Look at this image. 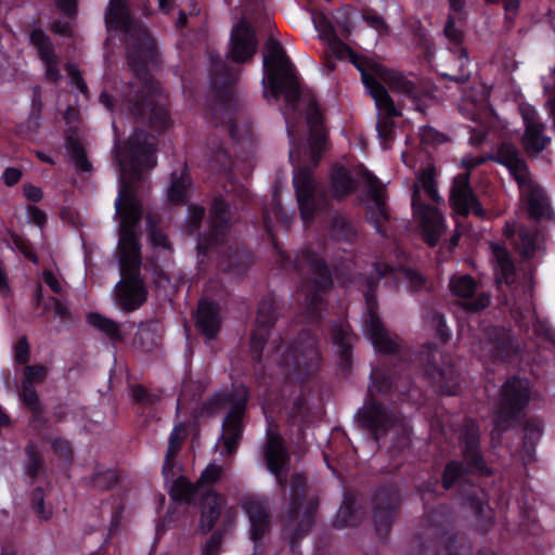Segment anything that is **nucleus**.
Listing matches in <instances>:
<instances>
[{
  "instance_id": "obj_1",
  "label": "nucleus",
  "mask_w": 555,
  "mask_h": 555,
  "mask_svg": "<svg viewBox=\"0 0 555 555\" xmlns=\"http://www.w3.org/2000/svg\"><path fill=\"white\" fill-rule=\"evenodd\" d=\"M116 159L121 170V188L115 202L120 217L118 256L122 280L116 286L117 304L125 310L138 309L146 299V289L138 276L141 266L140 245L135 227L143 208L129 183L142 169L156 165L155 139L143 131L137 132L127 149H116Z\"/></svg>"
},
{
  "instance_id": "obj_2",
  "label": "nucleus",
  "mask_w": 555,
  "mask_h": 555,
  "mask_svg": "<svg viewBox=\"0 0 555 555\" xmlns=\"http://www.w3.org/2000/svg\"><path fill=\"white\" fill-rule=\"evenodd\" d=\"M106 23L109 28L122 29L127 35V57L135 74V82L125 86L119 100H113L103 91L100 103L111 112L118 108L141 116L155 130L166 129L170 126L167 100L149 74L156 59L153 39L141 24L130 20L124 0L109 1Z\"/></svg>"
},
{
  "instance_id": "obj_3",
  "label": "nucleus",
  "mask_w": 555,
  "mask_h": 555,
  "mask_svg": "<svg viewBox=\"0 0 555 555\" xmlns=\"http://www.w3.org/2000/svg\"><path fill=\"white\" fill-rule=\"evenodd\" d=\"M249 396L248 388L243 384L232 385L230 389L210 396V413L214 410L228 409L220 435L212 448L214 453L219 456L210 461V555L219 553L221 543L232 532L237 516V509L234 506L227 507V499L212 487L232 465L243 440Z\"/></svg>"
},
{
  "instance_id": "obj_4",
  "label": "nucleus",
  "mask_w": 555,
  "mask_h": 555,
  "mask_svg": "<svg viewBox=\"0 0 555 555\" xmlns=\"http://www.w3.org/2000/svg\"><path fill=\"white\" fill-rule=\"evenodd\" d=\"M258 50V39L253 26L242 18L231 30L225 57L210 49V125L217 114L225 115L231 138L240 144H248L249 131L246 127L238 135V103L236 86L242 74V65L250 62Z\"/></svg>"
},
{
  "instance_id": "obj_5",
  "label": "nucleus",
  "mask_w": 555,
  "mask_h": 555,
  "mask_svg": "<svg viewBox=\"0 0 555 555\" xmlns=\"http://www.w3.org/2000/svg\"><path fill=\"white\" fill-rule=\"evenodd\" d=\"M263 224L275 250L276 262L281 269H292L301 275L300 291L304 294V318L307 324L320 326L323 311L327 307V295L334 288V276L325 258L311 246L297 251L293 257L282 249L276 241L269 212L263 214Z\"/></svg>"
},
{
  "instance_id": "obj_6",
  "label": "nucleus",
  "mask_w": 555,
  "mask_h": 555,
  "mask_svg": "<svg viewBox=\"0 0 555 555\" xmlns=\"http://www.w3.org/2000/svg\"><path fill=\"white\" fill-rule=\"evenodd\" d=\"M418 395L420 391L409 373L400 377L382 367H373L363 405L354 415L357 426L378 443L399 422L392 410L379 401L378 397L390 401H410L415 400Z\"/></svg>"
},
{
  "instance_id": "obj_7",
  "label": "nucleus",
  "mask_w": 555,
  "mask_h": 555,
  "mask_svg": "<svg viewBox=\"0 0 555 555\" xmlns=\"http://www.w3.org/2000/svg\"><path fill=\"white\" fill-rule=\"evenodd\" d=\"M438 479H428L420 487L422 501L424 502L423 531L415 535L418 555H425L434 550V555H470L472 542L462 532H453V515L447 504H438L428 511L426 506L427 495L436 494L439 485Z\"/></svg>"
},
{
  "instance_id": "obj_8",
  "label": "nucleus",
  "mask_w": 555,
  "mask_h": 555,
  "mask_svg": "<svg viewBox=\"0 0 555 555\" xmlns=\"http://www.w3.org/2000/svg\"><path fill=\"white\" fill-rule=\"evenodd\" d=\"M233 223L230 203L221 196L210 199V259L216 255L218 270L241 276L253 262V254L230 235Z\"/></svg>"
},
{
  "instance_id": "obj_9",
  "label": "nucleus",
  "mask_w": 555,
  "mask_h": 555,
  "mask_svg": "<svg viewBox=\"0 0 555 555\" xmlns=\"http://www.w3.org/2000/svg\"><path fill=\"white\" fill-rule=\"evenodd\" d=\"M288 375H295L299 383H307L321 370L323 357L320 349V337L312 328H302L295 340L288 345L280 337L273 341L269 356Z\"/></svg>"
},
{
  "instance_id": "obj_10",
  "label": "nucleus",
  "mask_w": 555,
  "mask_h": 555,
  "mask_svg": "<svg viewBox=\"0 0 555 555\" xmlns=\"http://www.w3.org/2000/svg\"><path fill=\"white\" fill-rule=\"evenodd\" d=\"M319 498L308 493L307 478L294 474L289 481V498L284 515L282 535L288 541L289 551L300 555V542L315 524Z\"/></svg>"
},
{
  "instance_id": "obj_11",
  "label": "nucleus",
  "mask_w": 555,
  "mask_h": 555,
  "mask_svg": "<svg viewBox=\"0 0 555 555\" xmlns=\"http://www.w3.org/2000/svg\"><path fill=\"white\" fill-rule=\"evenodd\" d=\"M423 378L440 396L455 397L462 391L463 377L452 357L437 344L427 343L417 356Z\"/></svg>"
},
{
  "instance_id": "obj_12",
  "label": "nucleus",
  "mask_w": 555,
  "mask_h": 555,
  "mask_svg": "<svg viewBox=\"0 0 555 555\" xmlns=\"http://www.w3.org/2000/svg\"><path fill=\"white\" fill-rule=\"evenodd\" d=\"M266 50L263 55L264 77L262 79L264 88H270L271 94L275 99L284 95L288 104L296 105L300 99L299 83L283 46L278 40L270 38L266 43Z\"/></svg>"
},
{
  "instance_id": "obj_13",
  "label": "nucleus",
  "mask_w": 555,
  "mask_h": 555,
  "mask_svg": "<svg viewBox=\"0 0 555 555\" xmlns=\"http://www.w3.org/2000/svg\"><path fill=\"white\" fill-rule=\"evenodd\" d=\"M470 475L478 476V472L469 466L467 461L450 460L443 467L441 486L446 491L455 489L463 505H466L478 519L490 522L492 511L488 505L487 493L470 480Z\"/></svg>"
},
{
  "instance_id": "obj_14",
  "label": "nucleus",
  "mask_w": 555,
  "mask_h": 555,
  "mask_svg": "<svg viewBox=\"0 0 555 555\" xmlns=\"http://www.w3.org/2000/svg\"><path fill=\"white\" fill-rule=\"evenodd\" d=\"M326 133L324 129L309 130L308 145L312 166H295L293 184L298 203L300 218L305 223L313 221L317 211L315 182L312 170L315 168L325 150Z\"/></svg>"
},
{
  "instance_id": "obj_15",
  "label": "nucleus",
  "mask_w": 555,
  "mask_h": 555,
  "mask_svg": "<svg viewBox=\"0 0 555 555\" xmlns=\"http://www.w3.org/2000/svg\"><path fill=\"white\" fill-rule=\"evenodd\" d=\"M488 156H465L462 158V167L466 172L456 175L453 178L450 190V204L454 211L462 217H468L470 214L478 218L486 217V210L476 196L470 185V171L487 162Z\"/></svg>"
},
{
  "instance_id": "obj_16",
  "label": "nucleus",
  "mask_w": 555,
  "mask_h": 555,
  "mask_svg": "<svg viewBox=\"0 0 555 555\" xmlns=\"http://www.w3.org/2000/svg\"><path fill=\"white\" fill-rule=\"evenodd\" d=\"M531 382L526 377L512 376L502 385L500 408L494 417V429L505 431L531 400Z\"/></svg>"
},
{
  "instance_id": "obj_17",
  "label": "nucleus",
  "mask_w": 555,
  "mask_h": 555,
  "mask_svg": "<svg viewBox=\"0 0 555 555\" xmlns=\"http://www.w3.org/2000/svg\"><path fill=\"white\" fill-rule=\"evenodd\" d=\"M223 128L228 134V141L221 142L217 146L210 145V176L212 172H217L218 175H222L224 179L232 183V186H235L233 183L234 180V158H241L243 160L248 159L250 154V147L253 143V131L250 124H243L242 126L238 124V135H243L246 127L249 131V141L248 144H240L235 142L229 132L228 125L229 120L225 115H222Z\"/></svg>"
},
{
  "instance_id": "obj_18",
  "label": "nucleus",
  "mask_w": 555,
  "mask_h": 555,
  "mask_svg": "<svg viewBox=\"0 0 555 555\" xmlns=\"http://www.w3.org/2000/svg\"><path fill=\"white\" fill-rule=\"evenodd\" d=\"M377 285V279H367L366 291L364 292L366 307L364 326L366 334L377 352L383 354H396L399 351V346L389 336L382 319L378 315Z\"/></svg>"
},
{
  "instance_id": "obj_19",
  "label": "nucleus",
  "mask_w": 555,
  "mask_h": 555,
  "mask_svg": "<svg viewBox=\"0 0 555 555\" xmlns=\"http://www.w3.org/2000/svg\"><path fill=\"white\" fill-rule=\"evenodd\" d=\"M456 437L462 459L478 472V476H492L493 469L487 463L481 448V431L478 422L466 416L456 430Z\"/></svg>"
},
{
  "instance_id": "obj_20",
  "label": "nucleus",
  "mask_w": 555,
  "mask_h": 555,
  "mask_svg": "<svg viewBox=\"0 0 555 555\" xmlns=\"http://www.w3.org/2000/svg\"><path fill=\"white\" fill-rule=\"evenodd\" d=\"M373 522L380 540H386L401 505L400 489L395 483L379 486L372 498Z\"/></svg>"
},
{
  "instance_id": "obj_21",
  "label": "nucleus",
  "mask_w": 555,
  "mask_h": 555,
  "mask_svg": "<svg viewBox=\"0 0 555 555\" xmlns=\"http://www.w3.org/2000/svg\"><path fill=\"white\" fill-rule=\"evenodd\" d=\"M278 320V307L274 294L268 293L260 299L255 326L250 334V356L256 365L261 364L263 348Z\"/></svg>"
},
{
  "instance_id": "obj_22",
  "label": "nucleus",
  "mask_w": 555,
  "mask_h": 555,
  "mask_svg": "<svg viewBox=\"0 0 555 555\" xmlns=\"http://www.w3.org/2000/svg\"><path fill=\"white\" fill-rule=\"evenodd\" d=\"M328 337L335 350L337 370L346 378L353 367V348L359 337L348 321L343 319L331 321Z\"/></svg>"
},
{
  "instance_id": "obj_23",
  "label": "nucleus",
  "mask_w": 555,
  "mask_h": 555,
  "mask_svg": "<svg viewBox=\"0 0 555 555\" xmlns=\"http://www.w3.org/2000/svg\"><path fill=\"white\" fill-rule=\"evenodd\" d=\"M168 491L172 500L184 502L201 511L199 529L203 533H206L204 521L208 500V467L203 469L201 477L195 483L190 482L185 477H179L172 481Z\"/></svg>"
},
{
  "instance_id": "obj_24",
  "label": "nucleus",
  "mask_w": 555,
  "mask_h": 555,
  "mask_svg": "<svg viewBox=\"0 0 555 555\" xmlns=\"http://www.w3.org/2000/svg\"><path fill=\"white\" fill-rule=\"evenodd\" d=\"M411 206L413 215L420 219V228L424 242L429 247H435L446 230L442 212L438 208L424 203L417 189L412 193Z\"/></svg>"
},
{
  "instance_id": "obj_25",
  "label": "nucleus",
  "mask_w": 555,
  "mask_h": 555,
  "mask_svg": "<svg viewBox=\"0 0 555 555\" xmlns=\"http://www.w3.org/2000/svg\"><path fill=\"white\" fill-rule=\"evenodd\" d=\"M486 348L493 362H507L519 352L518 340L512 330L490 325L483 330Z\"/></svg>"
},
{
  "instance_id": "obj_26",
  "label": "nucleus",
  "mask_w": 555,
  "mask_h": 555,
  "mask_svg": "<svg viewBox=\"0 0 555 555\" xmlns=\"http://www.w3.org/2000/svg\"><path fill=\"white\" fill-rule=\"evenodd\" d=\"M363 179L369 186L372 205L365 207V218L375 231L387 237V224L390 222V211L386 203V196L382 192L380 182L376 176L369 170L363 173Z\"/></svg>"
},
{
  "instance_id": "obj_27",
  "label": "nucleus",
  "mask_w": 555,
  "mask_h": 555,
  "mask_svg": "<svg viewBox=\"0 0 555 555\" xmlns=\"http://www.w3.org/2000/svg\"><path fill=\"white\" fill-rule=\"evenodd\" d=\"M443 33L452 43L450 52L453 55L456 72L453 74L443 73L442 77L456 83H465L470 78L468 69L469 57L467 50L463 47V33L455 27V20L452 15L448 16Z\"/></svg>"
},
{
  "instance_id": "obj_28",
  "label": "nucleus",
  "mask_w": 555,
  "mask_h": 555,
  "mask_svg": "<svg viewBox=\"0 0 555 555\" xmlns=\"http://www.w3.org/2000/svg\"><path fill=\"white\" fill-rule=\"evenodd\" d=\"M263 457L268 470L275 477L276 483L285 492L287 478L283 472L288 465L289 456L284 439L279 433H268Z\"/></svg>"
},
{
  "instance_id": "obj_29",
  "label": "nucleus",
  "mask_w": 555,
  "mask_h": 555,
  "mask_svg": "<svg viewBox=\"0 0 555 555\" xmlns=\"http://www.w3.org/2000/svg\"><path fill=\"white\" fill-rule=\"evenodd\" d=\"M525 131L521 138V144L529 155H539L551 143V138L546 135L545 125L539 118L533 107H526L521 111Z\"/></svg>"
},
{
  "instance_id": "obj_30",
  "label": "nucleus",
  "mask_w": 555,
  "mask_h": 555,
  "mask_svg": "<svg viewBox=\"0 0 555 555\" xmlns=\"http://www.w3.org/2000/svg\"><path fill=\"white\" fill-rule=\"evenodd\" d=\"M244 509L250 522V539L255 543V552L262 544L261 541L270 529L271 518L267 502L249 500L245 502Z\"/></svg>"
},
{
  "instance_id": "obj_31",
  "label": "nucleus",
  "mask_w": 555,
  "mask_h": 555,
  "mask_svg": "<svg viewBox=\"0 0 555 555\" xmlns=\"http://www.w3.org/2000/svg\"><path fill=\"white\" fill-rule=\"evenodd\" d=\"M380 76L392 91H398L403 95H406L412 100L415 109L421 113H425L426 106L424 101L427 96L423 95L422 89L413 80H410L400 72L390 69L384 70Z\"/></svg>"
},
{
  "instance_id": "obj_32",
  "label": "nucleus",
  "mask_w": 555,
  "mask_h": 555,
  "mask_svg": "<svg viewBox=\"0 0 555 555\" xmlns=\"http://www.w3.org/2000/svg\"><path fill=\"white\" fill-rule=\"evenodd\" d=\"M494 163L505 166L514 178L521 183L528 173V166L517 147L511 142L501 143L495 153L488 156Z\"/></svg>"
},
{
  "instance_id": "obj_33",
  "label": "nucleus",
  "mask_w": 555,
  "mask_h": 555,
  "mask_svg": "<svg viewBox=\"0 0 555 555\" xmlns=\"http://www.w3.org/2000/svg\"><path fill=\"white\" fill-rule=\"evenodd\" d=\"M30 40L37 48L40 60L46 65V79L57 82L62 77L59 69L60 60L54 53L48 36L42 30L36 29L31 33Z\"/></svg>"
},
{
  "instance_id": "obj_34",
  "label": "nucleus",
  "mask_w": 555,
  "mask_h": 555,
  "mask_svg": "<svg viewBox=\"0 0 555 555\" xmlns=\"http://www.w3.org/2000/svg\"><path fill=\"white\" fill-rule=\"evenodd\" d=\"M358 188L357 180L350 170L341 164H335L330 172V191L335 199H343L352 194Z\"/></svg>"
},
{
  "instance_id": "obj_35",
  "label": "nucleus",
  "mask_w": 555,
  "mask_h": 555,
  "mask_svg": "<svg viewBox=\"0 0 555 555\" xmlns=\"http://www.w3.org/2000/svg\"><path fill=\"white\" fill-rule=\"evenodd\" d=\"M525 202L531 219L539 221L550 217V204L541 188L530 185L525 195Z\"/></svg>"
},
{
  "instance_id": "obj_36",
  "label": "nucleus",
  "mask_w": 555,
  "mask_h": 555,
  "mask_svg": "<svg viewBox=\"0 0 555 555\" xmlns=\"http://www.w3.org/2000/svg\"><path fill=\"white\" fill-rule=\"evenodd\" d=\"M362 520V513L356 507V499L345 493L344 501L336 514L334 526L336 528L354 527Z\"/></svg>"
},
{
  "instance_id": "obj_37",
  "label": "nucleus",
  "mask_w": 555,
  "mask_h": 555,
  "mask_svg": "<svg viewBox=\"0 0 555 555\" xmlns=\"http://www.w3.org/2000/svg\"><path fill=\"white\" fill-rule=\"evenodd\" d=\"M382 116H400L385 86L376 79L365 87Z\"/></svg>"
},
{
  "instance_id": "obj_38",
  "label": "nucleus",
  "mask_w": 555,
  "mask_h": 555,
  "mask_svg": "<svg viewBox=\"0 0 555 555\" xmlns=\"http://www.w3.org/2000/svg\"><path fill=\"white\" fill-rule=\"evenodd\" d=\"M190 178L181 172H173L167 189V201L172 205H181L186 202L190 194Z\"/></svg>"
},
{
  "instance_id": "obj_39",
  "label": "nucleus",
  "mask_w": 555,
  "mask_h": 555,
  "mask_svg": "<svg viewBox=\"0 0 555 555\" xmlns=\"http://www.w3.org/2000/svg\"><path fill=\"white\" fill-rule=\"evenodd\" d=\"M184 440V428L183 426L177 425L172 429L169 441L168 449L165 455L164 466H163V475L166 479L169 477H173V466H175V457L181 450L182 442Z\"/></svg>"
},
{
  "instance_id": "obj_40",
  "label": "nucleus",
  "mask_w": 555,
  "mask_h": 555,
  "mask_svg": "<svg viewBox=\"0 0 555 555\" xmlns=\"http://www.w3.org/2000/svg\"><path fill=\"white\" fill-rule=\"evenodd\" d=\"M493 256L498 263L500 274V276H496V282L501 283L503 281L507 285H511L514 282L516 267L509 251L504 246L495 245L493 247Z\"/></svg>"
},
{
  "instance_id": "obj_41",
  "label": "nucleus",
  "mask_w": 555,
  "mask_h": 555,
  "mask_svg": "<svg viewBox=\"0 0 555 555\" xmlns=\"http://www.w3.org/2000/svg\"><path fill=\"white\" fill-rule=\"evenodd\" d=\"M543 431V423L541 420L532 417L524 424L522 444L526 450H534V447Z\"/></svg>"
},
{
  "instance_id": "obj_42",
  "label": "nucleus",
  "mask_w": 555,
  "mask_h": 555,
  "mask_svg": "<svg viewBox=\"0 0 555 555\" xmlns=\"http://www.w3.org/2000/svg\"><path fill=\"white\" fill-rule=\"evenodd\" d=\"M476 281L470 275H462L460 278H452L450 281V289L456 297L463 299L469 298L476 292Z\"/></svg>"
},
{
  "instance_id": "obj_43",
  "label": "nucleus",
  "mask_w": 555,
  "mask_h": 555,
  "mask_svg": "<svg viewBox=\"0 0 555 555\" xmlns=\"http://www.w3.org/2000/svg\"><path fill=\"white\" fill-rule=\"evenodd\" d=\"M66 150L74 162L76 169L80 171H89L91 169V164L86 157L85 150L76 139H67Z\"/></svg>"
},
{
  "instance_id": "obj_44",
  "label": "nucleus",
  "mask_w": 555,
  "mask_h": 555,
  "mask_svg": "<svg viewBox=\"0 0 555 555\" xmlns=\"http://www.w3.org/2000/svg\"><path fill=\"white\" fill-rule=\"evenodd\" d=\"M88 320L91 325L105 333L109 338L116 340L121 339L119 325L113 320L106 319L98 313H90Z\"/></svg>"
},
{
  "instance_id": "obj_45",
  "label": "nucleus",
  "mask_w": 555,
  "mask_h": 555,
  "mask_svg": "<svg viewBox=\"0 0 555 555\" xmlns=\"http://www.w3.org/2000/svg\"><path fill=\"white\" fill-rule=\"evenodd\" d=\"M311 20L321 39L327 41L331 38H336V29L330 17L324 12L313 11Z\"/></svg>"
},
{
  "instance_id": "obj_46",
  "label": "nucleus",
  "mask_w": 555,
  "mask_h": 555,
  "mask_svg": "<svg viewBox=\"0 0 555 555\" xmlns=\"http://www.w3.org/2000/svg\"><path fill=\"white\" fill-rule=\"evenodd\" d=\"M331 230L338 240L351 241L356 232L351 223L341 215H335L331 220Z\"/></svg>"
},
{
  "instance_id": "obj_47",
  "label": "nucleus",
  "mask_w": 555,
  "mask_h": 555,
  "mask_svg": "<svg viewBox=\"0 0 555 555\" xmlns=\"http://www.w3.org/2000/svg\"><path fill=\"white\" fill-rule=\"evenodd\" d=\"M392 117L393 116H379L376 124L378 138L384 149H387V144L391 143L395 139V121Z\"/></svg>"
},
{
  "instance_id": "obj_48",
  "label": "nucleus",
  "mask_w": 555,
  "mask_h": 555,
  "mask_svg": "<svg viewBox=\"0 0 555 555\" xmlns=\"http://www.w3.org/2000/svg\"><path fill=\"white\" fill-rule=\"evenodd\" d=\"M362 20L367 24L369 27L375 29L379 34H387L389 26L378 12L372 8H364L361 12Z\"/></svg>"
},
{
  "instance_id": "obj_49",
  "label": "nucleus",
  "mask_w": 555,
  "mask_h": 555,
  "mask_svg": "<svg viewBox=\"0 0 555 555\" xmlns=\"http://www.w3.org/2000/svg\"><path fill=\"white\" fill-rule=\"evenodd\" d=\"M431 325L435 328V337L442 344H446L451 338V330L447 325L446 318L442 313L434 311L431 314Z\"/></svg>"
},
{
  "instance_id": "obj_50",
  "label": "nucleus",
  "mask_w": 555,
  "mask_h": 555,
  "mask_svg": "<svg viewBox=\"0 0 555 555\" xmlns=\"http://www.w3.org/2000/svg\"><path fill=\"white\" fill-rule=\"evenodd\" d=\"M351 64L360 72L361 80L364 87L369 86L377 78L369 72V60L358 53H352L350 60Z\"/></svg>"
},
{
  "instance_id": "obj_51",
  "label": "nucleus",
  "mask_w": 555,
  "mask_h": 555,
  "mask_svg": "<svg viewBox=\"0 0 555 555\" xmlns=\"http://www.w3.org/2000/svg\"><path fill=\"white\" fill-rule=\"evenodd\" d=\"M490 305V296L486 293H480L478 296H470L469 298H465L462 304V307L465 311L469 313H478L483 311Z\"/></svg>"
},
{
  "instance_id": "obj_52",
  "label": "nucleus",
  "mask_w": 555,
  "mask_h": 555,
  "mask_svg": "<svg viewBox=\"0 0 555 555\" xmlns=\"http://www.w3.org/2000/svg\"><path fill=\"white\" fill-rule=\"evenodd\" d=\"M518 238L522 255L527 258L533 257L537 250L535 235L527 229H520L518 232Z\"/></svg>"
},
{
  "instance_id": "obj_53",
  "label": "nucleus",
  "mask_w": 555,
  "mask_h": 555,
  "mask_svg": "<svg viewBox=\"0 0 555 555\" xmlns=\"http://www.w3.org/2000/svg\"><path fill=\"white\" fill-rule=\"evenodd\" d=\"M420 183H421L423 190L428 195V197L431 201L439 203V201L441 198L438 193L434 171H431V170L424 171L420 177Z\"/></svg>"
},
{
  "instance_id": "obj_54",
  "label": "nucleus",
  "mask_w": 555,
  "mask_h": 555,
  "mask_svg": "<svg viewBox=\"0 0 555 555\" xmlns=\"http://www.w3.org/2000/svg\"><path fill=\"white\" fill-rule=\"evenodd\" d=\"M48 370L43 365H28L24 369L23 384L34 386L35 383H42Z\"/></svg>"
},
{
  "instance_id": "obj_55",
  "label": "nucleus",
  "mask_w": 555,
  "mask_h": 555,
  "mask_svg": "<svg viewBox=\"0 0 555 555\" xmlns=\"http://www.w3.org/2000/svg\"><path fill=\"white\" fill-rule=\"evenodd\" d=\"M327 42L330 44L332 54L337 60H350L352 53H354V51L347 43H345L337 35L336 38H331L330 40H327Z\"/></svg>"
},
{
  "instance_id": "obj_56",
  "label": "nucleus",
  "mask_w": 555,
  "mask_h": 555,
  "mask_svg": "<svg viewBox=\"0 0 555 555\" xmlns=\"http://www.w3.org/2000/svg\"><path fill=\"white\" fill-rule=\"evenodd\" d=\"M421 141L424 144H440L448 140L447 135L430 126L420 128Z\"/></svg>"
},
{
  "instance_id": "obj_57",
  "label": "nucleus",
  "mask_w": 555,
  "mask_h": 555,
  "mask_svg": "<svg viewBox=\"0 0 555 555\" xmlns=\"http://www.w3.org/2000/svg\"><path fill=\"white\" fill-rule=\"evenodd\" d=\"M196 326L201 333L208 337V302L206 299H202L198 302V308L194 314Z\"/></svg>"
},
{
  "instance_id": "obj_58",
  "label": "nucleus",
  "mask_w": 555,
  "mask_h": 555,
  "mask_svg": "<svg viewBox=\"0 0 555 555\" xmlns=\"http://www.w3.org/2000/svg\"><path fill=\"white\" fill-rule=\"evenodd\" d=\"M22 399L24 403L34 412H40V404L37 392L31 385L22 384Z\"/></svg>"
},
{
  "instance_id": "obj_59",
  "label": "nucleus",
  "mask_w": 555,
  "mask_h": 555,
  "mask_svg": "<svg viewBox=\"0 0 555 555\" xmlns=\"http://www.w3.org/2000/svg\"><path fill=\"white\" fill-rule=\"evenodd\" d=\"M26 452L28 455L26 473L29 477L36 478L41 470V459L36 453L35 448L33 446H28Z\"/></svg>"
},
{
  "instance_id": "obj_60",
  "label": "nucleus",
  "mask_w": 555,
  "mask_h": 555,
  "mask_svg": "<svg viewBox=\"0 0 555 555\" xmlns=\"http://www.w3.org/2000/svg\"><path fill=\"white\" fill-rule=\"evenodd\" d=\"M219 310V304L210 298V341L217 337L221 327Z\"/></svg>"
},
{
  "instance_id": "obj_61",
  "label": "nucleus",
  "mask_w": 555,
  "mask_h": 555,
  "mask_svg": "<svg viewBox=\"0 0 555 555\" xmlns=\"http://www.w3.org/2000/svg\"><path fill=\"white\" fill-rule=\"evenodd\" d=\"M67 74L72 80V83L85 95L88 94V87L81 77L80 70L76 65L68 63L66 65Z\"/></svg>"
},
{
  "instance_id": "obj_62",
  "label": "nucleus",
  "mask_w": 555,
  "mask_h": 555,
  "mask_svg": "<svg viewBox=\"0 0 555 555\" xmlns=\"http://www.w3.org/2000/svg\"><path fill=\"white\" fill-rule=\"evenodd\" d=\"M14 359L17 363L24 364L29 359V344L26 337H22L14 346Z\"/></svg>"
},
{
  "instance_id": "obj_63",
  "label": "nucleus",
  "mask_w": 555,
  "mask_h": 555,
  "mask_svg": "<svg viewBox=\"0 0 555 555\" xmlns=\"http://www.w3.org/2000/svg\"><path fill=\"white\" fill-rule=\"evenodd\" d=\"M307 124H308L309 130L324 129L323 128V115L317 105L309 108V112L307 114Z\"/></svg>"
},
{
  "instance_id": "obj_64",
  "label": "nucleus",
  "mask_w": 555,
  "mask_h": 555,
  "mask_svg": "<svg viewBox=\"0 0 555 555\" xmlns=\"http://www.w3.org/2000/svg\"><path fill=\"white\" fill-rule=\"evenodd\" d=\"M13 245L18 249L26 258L31 260L34 263L38 262L37 256L33 253L29 244L18 235L12 236Z\"/></svg>"
}]
</instances>
